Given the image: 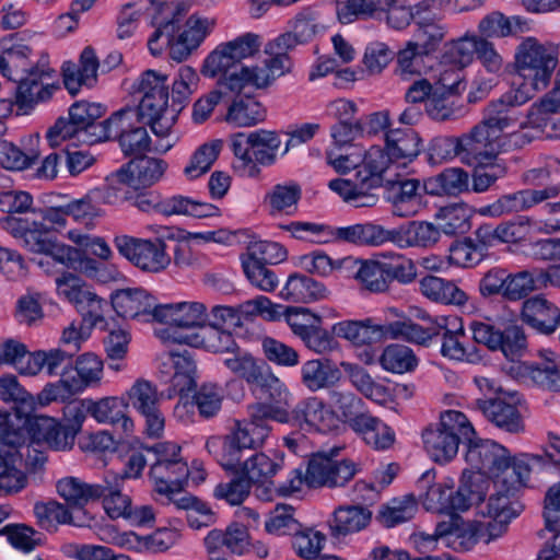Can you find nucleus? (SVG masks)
Masks as SVG:
<instances>
[{
  "instance_id": "f257e3e1",
  "label": "nucleus",
  "mask_w": 560,
  "mask_h": 560,
  "mask_svg": "<svg viewBox=\"0 0 560 560\" xmlns=\"http://www.w3.org/2000/svg\"><path fill=\"white\" fill-rule=\"evenodd\" d=\"M43 441L35 438L26 420L19 415H4L0 420V491L19 492L26 486L22 465L36 469L46 456L39 450Z\"/></svg>"
},
{
  "instance_id": "f03ea898",
  "label": "nucleus",
  "mask_w": 560,
  "mask_h": 560,
  "mask_svg": "<svg viewBox=\"0 0 560 560\" xmlns=\"http://www.w3.org/2000/svg\"><path fill=\"white\" fill-rule=\"evenodd\" d=\"M0 72L18 83V101L22 105L48 100L58 89L50 82L54 69L45 52L34 54L26 45H16L0 55Z\"/></svg>"
},
{
  "instance_id": "7ed1b4c3",
  "label": "nucleus",
  "mask_w": 560,
  "mask_h": 560,
  "mask_svg": "<svg viewBox=\"0 0 560 560\" xmlns=\"http://www.w3.org/2000/svg\"><path fill=\"white\" fill-rule=\"evenodd\" d=\"M512 101L498 100L485 109L482 120L472 129L462 135V162L487 167L498 162L503 149V133L514 127L517 118L513 115Z\"/></svg>"
},
{
  "instance_id": "20e7f679",
  "label": "nucleus",
  "mask_w": 560,
  "mask_h": 560,
  "mask_svg": "<svg viewBox=\"0 0 560 560\" xmlns=\"http://www.w3.org/2000/svg\"><path fill=\"white\" fill-rule=\"evenodd\" d=\"M390 162L393 161L386 150L372 145L360 156L355 182L337 178L330 180L328 187L355 208L374 207L378 202V196L372 190L382 185L383 174Z\"/></svg>"
},
{
  "instance_id": "39448f33",
  "label": "nucleus",
  "mask_w": 560,
  "mask_h": 560,
  "mask_svg": "<svg viewBox=\"0 0 560 560\" xmlns=\"http://www.w3.org/2000/svg\"><path fill=\"white\" fill-rule=\"evenodd\" d=\"M230 148L234 155V172L242 177L257 178L261 173L260 166H270L277 162L279 132L269 129L235 132L230 136Z\"/></svg>"
},
{
  "instance_id": "423d86ee",
  "label": "nucleus",
  "mask_w": 560,
  "mask_h": 560,
  "mask_svg": "<svg viewBox=\"0 0 560 560\" xmlns=\"http://www.w3.org/2000/svg\"><path fill=\"white\" fill-rule=\"evenodd\" d=\"M558 65L555 50L539 43L535 37H526L515 52L517 73L524 80L515 94V103L523 104L545 90Z\"/></svg>"
},
{
  "instance_id": "0eeeda50",
  "label": "nucleus",
  "mask_w": 560,
  "mask_h": 560,
  "mask_svg": "<svg viewBox=\"0 0 560 560\" xmlns=\"http://www.w3.org/2000/svg\"><path fill=\"white\" fill-rule=\"evenodd\" d=\"M0 226L15 238L25 250L49 256L56 262L70 260L69 254L74 253L69 249L68 244L50 236L48 225L38 220L33 212L32 215L27 217L7 215L0 220Z\"/></svg>"
},
{
  "instance_id": "6e6552de",
  "label": "nucleus",
  "mask_w": 560,
  "mask_h": 560,
  "mask_svg": "<svg viewBox=\"0 0 560 560\" xmlns=\"http://www.w3.org/2000/svg\"><path fill=\"white\" fill-rule=\"evenodd\" d=\"M167 163L155 158H139L129 161L106 177V187L100 191L101 199L107 205H117L127 197L122 187L133 190L148 188L164 175Z\"/></svg>"
},
{
  "instance_id": "1a4fd4ad",
  "label": "nucleus",
  "mask_w": 560,
  "mask_h": 560,
  "mask_svg": "<svg viewBox=\"0 0 560 560\" xmlns=\"http://www.w3.org/2000/svg\"><path fill=\"white\" fill-rule=\"evenodd\" d=\"M102 115L103 107L100 104L77 102L69 109V119H59L49 129L47 138L51 145L73 138L90 143L108 140L107 119L96 122Z\"/></svg>"
},
{
  "instance_id": "9d476101",
  "label": "nucleus",
  "mask_w": 560,
  "mask_h": 560,
  "mask_svg": "<svg viewBox=\"0 0 560 560\" xmlns=\"http://www.w3.org/2000/svg\"><path fill=\"white\" fill-rule=\"evenodd\" d=\"M114 244L121 256L144 272H163L172 262L167 245L161 237L151 240L119 235L114 238Z\"/></svg>"
},
{
  "instance_id": "9b49d317",
  "label": "nucleus",
  "mask_w": 560,
  "mask_h": 560,
  "mask_svg": "<svg viewBox=\"0 0 560 560\" xmlns=\"http://www.w3.org/2000/svg\"><path fill=\"white\" fill-rule=\"evenodd\" d=\"M126 406H131L145 420L144 432L149 438H161L165 418L160 410L162 393L152 382L138 378L122 395Z\"/></svg>"
},
{
  "instance_id": "f8f14e48",
  "label": "nucleus",
  "mask_w": 560,
  "mask_h": 560,
  "mask_svg": "<svg viewBox=\"0 0 560 560\" xmlns=\"http://www.w3.org/2000/svg\"><path fill=\"white\" fill-rule=\"evenodd\" d=\"M469 329L476 342L487 346L492 351H501L512 361L524 355L527 350V336L524 328L517 324L509 325L501 331L489 323L472 320Z\"/></svg>"
},
{
  "instance_id": "ddd939ff",
  "label": "nucleus",
  "mask_w": 560,
  "mask_h": 560,
  "mask_svg": "<svg viewBox=\"0 0 560 560\" xmlns=\"http://www.w3.org/2000/svg\"><path fill=\"white\" fill-rule=\"evenodd\" d=\"M155 336L165 345L179 343L202 348L211 352H233L237 345L231 332L209 323L195 331H174L158 329Z\"/></svg>"
},
{
  "instance_id": "4468645a",
  "label": "nucleus",
  "mask_w": 560,
  "mask_h": 560,
  "mask_svg": "<svg viewBox=\"0 0 560 560\" xmlns=\"http://www.w3.org/2000/svg\"><path fill=\"white\" fill-rule=\"evenodd\" d=\"M338 448L329 454L318 452L308 462L307 487H343L359 471L358 465L349 459L336 460Z\"/></svg>"
},
{
  "instance_id": "2eb2a0df",
  "label": "nucleus",
  "mask_w": 560,
  "mask_h": 560,
  "mask_svg": "<svg viewBox=\"0 0 560 560\" xmlns=\"http://www.w3.org/2000/svg\"><path fill=\"white\" fill-rule=\"evenodd\" d=\"M538 357V362L512 363L509 374L522 383L560 392V355L550 350H540Z\"/></svg>"
},
{
  "instance_id": "dca6fc26",
  "label": "nucleus",
  "mask_w": 560,
  "mask_h": 560,
  "mask_svg": "<svg viewBox=\"0 0 560 560\" xmlns=\"http://www.w3.org/2000/svg\"><path fill=\"white\" fill-rule=\"evenodd\" d=\"M135 110L137 119L149 125L154 136L161 140L156 144V150H170L173 142L168 138L176 116L168 106V95L141 97Z\"/></svg>"
},
{
  "instance_id": "f3484780",
  "label": "nucleus",
  "mask_w": 560,
  "mask_h": 560,
  "mask_svg": "<svg viewBox=\"0 0 560 560\" xmlns=\"http://www.w3.org/2000/svg\"><path fill=\"white\" fill-rule=\"evenodd\" d=\"M155 320L166 324L164 329L195 331L209 322L208 307L196 300L160 304L155 310Z\"/></svg>"
},
{
  "instance_id": "a211bd4d",
  "label": "nucleus",
  "mask_w": 560,
  "mask_h": 560,
  "mask_svg": "<svg viewBox=\"0 0 560 560\" xmlns=\"http://www.w3.org/2000/svg\"><path fill=\"white\" fill-rule=\"evenodd\" d=\"M139 121L133 108L121 109L107 119L108 139L118 138L125 154H138L150 149L151 139Z\"/></svg>"
},
{
  "instance_id": "6ab92c4d",
  "label": "nucleus",
  "mask_w": 560,
  "mask_h": 560,
  "mask_svg": "<svg viewBox=\"0 0 560 560\" xmlns=\"http://www.w3.org/2000/svg\"><path fill=\"white\" fill-rule=\"evenodd\" d=\"M223 364L231 373L255 386L262 395L272 396L271 389L278 385V377L270 366L259 361L249 352H236L225 358Z\"/></svg>"
},
{
  "instance_id": "aec40b11",
  "label": "nucleus",
  "mask_w": 560,
  "mask_h": 560,
  "mask_svg": "<svg viewBox=\"0 0 560 560\" xmlns=\"http://www.w3.org/2000/svg\"><path fill=\"white\" fill-rule=\"evenodd\" d=\"M555 114H560L559 89H552L532 104L526 115V121L522 125V130L511 133V141L516 145H524L530 142L533 137L528 136L525 129L532 128L537 132L544 133L547 131Z\"/></svg>"
},
{
  "instance_id": "412c9836",
  "label": "nucleus",
  "mask_w": 560,
  "mask_h": 560,
  "mask_svg": "<svg viewBox=\"0 0 560 560\" xmlns=\"http://www.w3.org/2000/svg\"><path fill=\"white\" fill-rule=\"evenodd\" d=\"M520 317L528 327L545 336L552 335L560 327V308L541 294L524 300Z\"/></svg>"
},
{
  "instance_id": "4be33fe9",
  "label": "nucleus",
  "mask_w": 560,
  "mask_h": 560,
  "mask_svg": "<svg viewBox=\"0 0 560 560\" xmlns=\"http://www.w3.org/2000/svg\"><path fill=\"white\" fill-rule=\"evenodd\" d=\"M463 75L459 69L442 68L430 77L416 79L406 91L408 103L417 104L425 101L432 91L452 95L459 92Z\"/></svg>"
},
{
  "instance_id": "5701e85b",
  "label": "nucleus",
  "mask_w": 560,
  "mask_h": 560,
  "mask_svg": "<svg viewBox=\"0 0 560 560\" xmlns=\"http://www.w3.org/2000/svg\"><path fill=\"white\" fill-rule=\"evenodd\" d=\"M112 305L118 316L130 319L139 318L143 322L155 320V310L159 306L155 299L140 288L114 292Z\"/></svg>"
},
{
  "instance_id": "b1692460",
  "label": "nucleus",
  "mask_w": 560,
  "mask_h": 560,
  "mask_svg": "<svg viewBox=\"0 0 560 560\" xmlns=\"http://www.w3.org/2000/svg\"><path fill=\"white\" fill-rule=\"evenodd\" d=\"M187 11L185 4H162L153 18L154 32L148 39L151 55L161 56L174 39L182 15Z\"/></svg>"
},
{
  "instance_id": "393cba45",
  "label": "nucleus",
  "mask_w": 560,
  "mask_h": 560,
  "mask_svg": "<svg viewBox=\"0 0 560 560\" xmlns=\"http://www.w3.org/2000/svg\"><path fill=\"white\" fill-rule=\"evenodd\" d=\"M419 189L418 179L389 182L387 200L392 205L393 214L399 218L416 215L422 207Z\"/></svg>"
},
{
  "instance_id": "a878e982",
  "label": "nucleus",
  "mask_w": 560,
  "mask_h": 560,
  "mask_svg": "<svg viewBox=\"0 0 560 560\" xmlns=\"http://www.w3.org/2000/svg\"><path fill=\"white\" fill-rule=\"evenodd\" d=\"M91 417L101 424H109L120 429L126 435L133 432V420L126 412L124 397H104L90 399Z\"/></svg>"
},
{
  "instance_id": "bb28decb",
  "label": "nucleus",
  "mask_w": 560,
  "mask_h": 560,
  "mask_svg": "<svg viewBox=\"0 0 560 560\" xmlns=\"http://www.w3.org/2000/svg\"><path fill=\"white\" fill-rule=\"evenodd\" d=\"M98 59L92 47H85L80 55V63L67 61L62 66L63 84L72 94L82 85L91 86L97 78Z\"/></svg>"
},
{
  "instance_id": "cd10ccee",
  "label": "nucleus",
  "mask_w": 560,
  "mask_h": 560,
  "mask_svg": "<svg viewBox=\"0 0 560 560\" xmlns=\"http://www.w3.org/2000/svg\"><path fill=\"white\" fill-rule=\"evenodd\" d=\"M164 365H168L173 370L170 378V394H178L184 396L197 386V366L188 351L168 352Z\"/></svg>"
},
{
  "instance_id": "c85d7f7f",
  "label": "nucleus",
  "mask_w": 560,
  "mask_h": 560,
  "mask_svg": "<svg viewBox=\"0 0 560 560\" xmlns=\"http://www.w3.org/2000/svg\"><path fill=\"white\" fill-rule=\"evenodd\" d=\"M27 427L34 432L37 440H42L48 447L55 451H68L74 445L75 438L63 424L47 416L24 418Z\"/></svg>"
},
{
  "instance_id": "c756f323",
  "label": "nucleus",
  "mask_w": 560,
  "mask_h": 560,
  "mask_svg": "<svg viewBox=\"0 0 560 560\" xmlns=\"http://www.w3.org/2000/svg\"><path fill=\"white\" fill-rule=\"evenodd\" d=\"M476 405L485 417L499 429L510 433H518L524 430L518 409L502 398L477 399Z\"/></svg>"
},
{
  "instance_id": "7c9ffc66",
  "label": "nucleus",
  "mask_w": 560,
  "mask_h": 560,
  "mask_svg": "<svg viewBox=\"0 0 560 560\" xmlns=\"http://www.w3.org/2000/svg\"><path fill=\"white\" fill-rule=\"evenodd\" d=\"M466 462L471 470L491 475L501 460L504 459L508 450L490 440H476L467 443Z\"/></svg>"
},
{
  "instance_id": "2f4dec72",
  "label": "nucleus",
  "mask_w": 560,
  "mask_h": 560,
  "mask_svg": "<svg viewBox=\"0 0 560 560\" xmlns=\"http://www.w3.org/2000/svg\"><path fill=\"white\" fill-rule=\"evenodd\" d=\"M190 471L184 459H173L166 464L150 465L149 477L156 493H173L183 490Z\"/></svg>"
},
{
  "instance_id": "473e14b6",
  "label": "nucleus",
  "mask_w": 560,
  "mask_h": 560,
  "mask_svg": "<svg viewBox=\"0 0 560 560\" xmlns=\"http://www.w3.org/2000/svg\"><path fill=\"white\" fill-rule=\"evenodd\" d=\"M301 374L303 384L312 392L335 386L342 375L337 364L326 358L306 361Z\"/></svg>"
},
{
  "instance_id": "72a5a7b5",
  "label": "nucleus",
  "mask_w": 560,
  "mask_h": 560,
  "mask_svg": "<svg viewBox=\"0 0 560 560\" xmlns=\"http://www.w3.org/2000/svg\"><path fill=\"white\" fill-rule=\"evenodd\" d=\"M386 151L393 162L404 165L421 152V139L412 129H393L385 136Z\"/></svg>"
},
{
  "instance_id": "f704fd0d",
  "label": "nucleus",
  "mask_w": 560,
  "mask_h": 560,
  "mask_svg": "<svg viewBox=\"0 0 560 560\" xmlns=\"http://www.w3.org/2000/svg\"><path fill=\"white\" fill-rule=\"evenodd\" d=\"M206 448L226 471L238 474L242 469L243 452L248 450L229 433L224 438L211 436L206 442Z\"/></svg>"
},
{
  "instance_id": "c9c22d12",
  "label": "nucleus",
  "mask_w": 560,
  "mask_h": 560,
  "mask_svg": "<svg viewBox=\"0 0 560 560\" xmlns=\"http://www.w3.org/2000/svg\"><path fill=\"white\" fill-rule=\"evenodd\" d=\"M372 518L369 509L361 505L339 506L328 522L330 535L335 538L353 534L365 528Z\"/></svg>"
},
{
  "instance_id": "e433bc0d",
  "label": "nucleus",
  "mask_w": 560,
  "mask_h": 560,
  "mask_svg": "<svg viewBox=\"0 0 560 560\" xmlns=\"http://www.w3.org/2000/svg\"><path fill=\"white\" fill-rule=\"evenodd\" d=\"M266 118L264 106L250 96L235 97L229 105L224 121L234 128H250Z\"/></svg>"
},
{
  "instance_id": "4c0bfd02",
  "label": "nucleus",
  "mask_w": 560,
  "mask_h": 560,
  "mask_svg": "<svg viewBox=\"0 0 560 560\" xmlns=\"http://www.w3.org/2000/svg\"><path fill=\"white\" fill-rule=\"evenodd\" d=\"M419 289L423 296L440 304L459 306L468 301L467 294L453 281L436 276L423 277L419 282Z\"/></svg>"
},
{
  "instance_id": "58836bf2",
  "label": "nucleus",
  "mask_w": 560,
  "mask_h": 560,
  "mask_svg": "<svg viewBox=\"0 0 560 560\" xmlns=\"http://www.w3.org/2000/svg\"><path fill=\"white\" fill-rule=\"evenodd\" d=\"M529 466L523 459H512L508 452L504 459L499 463L490 477L493 480V488L515 491L522 487L529 477Z\"/></svg>"
},
{
  "instance_id": "ea45409f",
  "label": "nucleus",
  "mask_w": 560,
  "mask_h": 560,
  "mask_svg": "<svg viewBox=\"0 0 560 560\" xmlns=\"http://www.w3.org/2000/svg\"><path fill=\"white\" fill-rule=\"evenodd\" d=\"M102 489L103 506L106 514L113 518H125L132 504L131 498L121 492V477L108 471L100 483Z\"/></svg>"
},
{
  "instance_id": "a19ab883",
  "label": "nucleus",
  "mask_w": 560,
  "mask_h": 560,
  "mask_svg": "<svg viewBox=\"0 0 560 560\" xmlns=\"http://www.w3.org/2000/svg\"><path fill=\"white\" fill-rule=\"evenodd\" d=\"M343 262L347 266H358V269L354 273V279L358 281L362 290L372 293H382L389 289L386 269L383 261L372 259L358 260L351 257H347L343 259Z\"/></svg>"
},
{
  "instance_id": "79ce46f5",
  "label": "nucleus",
  "mask_w": 560,
  "mask_h": 560,
  "mask_svg": "<svg viewBox=\"0 0 560 560\" xmlns=\"http://www.w3.org/2000/svg\"><path fill=\"white\" fill-rule=\"evenodd\" d=\"M342 369L348 373L351 384L368 399L380 405H386L392 401L389 389L373 380V377L361 366L341 362Z\"/></svg>"
},
{
  "instance_id": "37998d69",
  "label": "nucleus",
  "mask_w": 560,
  "mask_h": 560,
  "mask_svg": "<svg viewBox=\"0 0 560 560\" xmlns=\"http://www.w3.org/2000/svg\"><path fill=\"white\" fill-rule=\"evenodd\" d=\"M100 483H88L81 479L68 476L56 483L57 493L71 506H84L92 500L100 499L102 489Z\"/></svg>"
},
{
  "instance_id": "c03bdc74",
  "label": "nucleus",
  "mask_w": 560,
  "mask_h": 560,
  "mask_svg": "<svg viewBox=\"0 0 560 560\" xmlns=\"http://www.w3.org/2000/svg\"><path fill=\"white\" fill-rule=\"evenodd\" d=\"M522 505L511 490L494 488L493 492L478 505V513L488 518H515Z\"/></svg>"
},
{
  "instance_id": "a18cd8bd",
  "label": "nucleus",
  "mask_w": 560,
  "mask_h": 560,
  "mask_svg": "<svg viewBox=\"0 0 560 560\" xmlns=\"http://www.w3.org/2000/svg\"><path fill=\"white\" fill-rule=\"evenodd\" d=\"M160 213L166 217L191 215L196 218H206L218 215L219 208L212 203L177 195L162 199Z\"/></svg>"
},
{
  "instance_id": "49530a36",
  "label": "nucleus",
  "mask_w": 560,
  "mask_h": 560,
  "mask_svg": "<svg viewBox=\"0 0 560 560\" xmlns=\"http://www.w3.org/2000/svg\"><path fill=\"white\" fill-rule=\"evenodd\" d=\"M416 30L411 43L422 48V52H433L446 36V26L436 18L417 16Z\"/></svg>"
},
{
  "instance_id": "de8ad7c7",
  "label": "nucleus",
  "mask_w": 560,
  "mask_h": 560,
  "mask_svg": "<svg viewBox=\"0 0 560 560\" xmlns=\"http://www.w3.org/2000/svg\"><path fill=\"white\" fill-rule=\"evenodd\" d=\"M422 439L425 451L436 463L448 462L457 454L459 444L456 439L439 425L425 429Z\"/></svg>"
},
{
  "instance_id": "09e8293b",
  "label": "nucleus",
  "mask_w": 560,
  "mask_h": 560,
  "mask_svg": "<svg viewBox=\"0 0 560 560\" xmlns=\"http://www.w3.org/2000/svg\"><path fill=\"white\" fill-rule=\"evenodd\" d=\"M224 141L213 139L201 144L191 155L184 167V175L188 180H194L208 173L222 151Z\"/></svg>"
},
{
  "instance_id": "8fccbe9b",
  "label": "nucleus",
  "mask_w": 560,
  "mask_h": 560,
  "mask_svg": "<svg viewBox=\"0 0 560 560\" xmlns=\"http://www.w3.org/2000/svg\"><path fill=\"white\" fill-rule=\"evenodd\" d=\"M34 514L38 526L50 533H55L59 525H78L73 520L70 509L56 500L36 502L34 504Z\"/></svg>"
},
{
  "instance_id": "3c124183",
  "label": "nucleus",
  "mask_w": 560,
  "mask_h": 560,
  "mask_svg": "<svg viewBox=\"0 0 560 560\" xmlns=\"http://www.w3.org/2000/svg\"><path fill=\"white\" fill-rule=\"evenodd\" d=\"M77 376H70L75 382L80 393L89 387H98L104 375V363L100 357L92 352L79 355L74 362Z\"/></svg>"
},
{
  "instance_id": "603ef678",
  "label": "nucleus",
  "mask_w": 560,
  "mask_h": 560,
  "mask_svg": "<svg viewBox=\"0 0 560 560\" xmlns=\"http://www.w3.org/2000/svg\"><path fill=\"white\" fill-rule=\"evenodd\" d=\"M383 325H373L372 319L364 320H342L336 323L332 328V335L346 339L354 346L371 343L375 334H382Z\"/></svg>"
},
{
  "instance_id": "864d4df0",
  "label": "nucleus",
  "mask_w": 560,
  "mask_h": 560,
  "mask_svg": "<svg viewBox=\"0 0 560 560\" xmlns=\"http://www.w3.org/2000/svg\"><path fill=\"white\" fill-rule=\"evenodd\" d=\"M442 229L427 221H411L400 226L401 246L433 247L441 238Z\"/></svg>"
},
{
  "instance_id": "5fc2aeb1",
  "label": "nucleus",
  "mask_w": 560,
  "mask_h": 560,
  "mask_svg": "<svg viewBox=\"0 0 560 560\" xmlns=\"http://www.w3.org/2000/svg\"><path fill=\"white\" fill-rule=\"evenodd\" d=\"M283 290L282 298L292 302L319 300L325 298L327 293L326 288L322 283L298 273L289 277Z\"/></svg>"
},
{
  "instance_id": "6e6d98bb",
  "label": "nucleus",
  "mask_w": 560,
  "mask_h": 560,
  "mask_svg": "<svg viewBox=\"0 0 560 560\" xmlns=\"http://www.w3.org/2000/svg\"><path fill=\"white\" fill-rule=\"evenodd\" d=\"M378 330H383V335L389 336L392 338H401L404 340L419 345L425 343L434 336L440 335L438 324L423 328L409 319L397 320L383 325V328H380Z\"/></svg>"
},
{
  "instance_id": "4d7b16f0",
  "label": "nucleus",
  "mask_w": 560,
  "mask_h": 560,
  "mask_svg": "<svg viewBox=\"0 0 560 560\" xmlns=\"http://www.w3.org/2000/svg\"><path fill=\"white\" fill-rule=\"evenodd\" d=\"M443 323H438V329L442 335L441 353L443 357L451 360L462 361L466 358V348L460 341V338L465 336L463 325L458 322L457 317L442 318Z\"/></svg>"
},
{
  "instance_id": "13d9d810",
  "label": "nucleus",
  "mask_w": 560,
  "mask_h": 560,
  "mask_svg": "<svg viewBox=\"0 0 560 560\" xmlns=\"http://www.w3.org/2000/svg\"><path fill=\"white\" fill-rule=\"evenodd\" d=\"M417 501L412 495H405L399 499H393L387 504L382 505L377 520L385 527H394L398 524L410 521L417 513Z\"/></svg>"
},
{
  "instance_id": "bf43d9fd",
  "label": "nucleus",
  "mask_w": 560,
  "mask_h": 560,
  "mask_svg": "<svg viewBox=\"0 0 560 560\" xmlns=\"http://www.w3.org/2000/svg\"><path fill=\"white\" fill-rule=\"evenodd\" d=\"M540 272L536 270L508 271L503 299L510 302L526 300L532 292L537 290L536 282L542 278Z\"/></svg>"
},
{
  "instance_id": "052dcab7",
  "label": "nucleus",
  "mask_w": 560,
  "mask_h": 560,
  "mask_svg": "<svg viewBox=\"0 0 560 560\" xmlns=\"http://www.w3.org/2000/svg\"><path fill=\"white\" fill-rule=\"evenodd\" d=\"M422 48L418 47L410 40L405 47L397 52L395 73L404 81H410L415 77H419L423 69V57L429 52H422Z\"/></svg>"
},
{
  "instance_id": "680f3d73",
  "label": "nucleus",
  "mask_w": 560,
  "mask_h": 560,
  "mask_svg": "<svg viewBox=\"0 0 560 560\" xmlns=\"http://www.w3.org/2000/svg\"><path fill=\"white\" fill-rule=\"evenodd\" d=\"M380 364L385 371L402 374L412 371L418 360L407 346L389 345L383 350Z\"/></svg>"
},
{
  "instance_id": "e2e57ef3",
  "label": "nucleus",
  "mask_w": 560,
  "mask_h": 560,
  "mask_svg": "<svg viewBox=\"0 0 560 560\" xmlns=\"http://www.w3.org/2000/svg\"><path fill=\"white\" fill-rule=\"evenodd\" d=\"M279 306L272 303L267 296L258 295L238 304V315L241 327L248 322H254L257 317H261L268 322L278 320L280 313Z\"/></svg>"
},
{
  "instance_id": "0e129e2a",
  "label": "nucleus",
  "mask_w": 560,
  "mask_h": 560,
  "mask_svg": "<svg viewBox=\"0 0 560 560\" xmlns=\"http://www.w3.org/2000/svg\"><path fill=\"white\" fill-rule=\"evenodd\" d=\"M57 295L67 302L79 306L92 293V290L75 273L65 271L55 280Z\"/></svg>"
},
{
  "instance_id": "69168bd1",
  "label": "nucleus",
  "mask_w": 560,
  "mask_h": 560,
  "mask_svg": "<svg viewBox=\"0 0 560 560\" xmlns=\"http://www.w3.org/2000/svg\"><path fill=\"white\" fill-rule=\"evenodd\" d=\"M271 428L258 419L237 421L230 432L234 438L248 450L257 448L268 438Z\"/></svg>"
},
{
  "instance_id": "338daca9",
  "label": "nucleus",
  "mask_w": 560,
  "mask_h": 560,
  "mask_svg": "<svg viewBox=\"0 0 560 560\" xmlns=\"http://www.w3.org/2000/svg\"><path fill=\"white\" fill-rule=\"evenodd\" d=\"M477 35H464L460 38L451 40L445 45V58L457 67H466L477 56L479 40Z\"/></svg>"
},
{
  "instance_id": "774afa93",
  "label": "nucleus",
  "mask_w": 560,
  "mask_h": 560,
  "mask_svg": "<svg viewBox=\"0 0 560 560\" xmlns=\"http://www.w3.org/2000/svg\"><path fill=\"white\" fill-rule=\"evenodd\" d=\"M278 472V464L275 459L270 458L266 453H256L243 462L242 474L253 486L256 481L265 480L266 478H273Z\"/></svg>"
}]
</instances>
